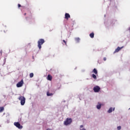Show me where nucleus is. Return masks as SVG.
Here are the masks:
<instances>
[{
  "label": "nucleus",
  "instance_id": "1",
  "mask_svg": "<svg viewBox=\"0 0 130 130\" xmlns=\"http://www.w3.org/2000/svg\"><path fill=\"white\" fill-rule=\"evenodd\" d=\"M18 99L20 101L21 105H25V103L26 102V98L25 97L20 96Z\"/></svg>",
  "mask_w": 130,
  "mask_h": 130
},
{
  "label": "nucleus",
  "instance_id": "2",
  "mask_svg": "<svg viewBox=\"0 0 130 130\" xmlns=\"http://www.w3.org/2000/svg\"><path fill=\"white\" fill-rule=\"evenodd\" d=\"M73 122V119L71 118H67L64 121V125H70Z\"/></svg>",
  "mask_w": 130,
  "mask_h": 130
},
{
  "label": "nucleus",
  "instance_id": "3",
  "mask_svg": "<svg viewBox=\"0 0 130 130\" xmlns=\"http://www.w3.org/2000/svg\"><path fill=\"white\" fill-rule=\"evenodd\" d=\"M45 41L43 39H40L38 42V47H39V49H41V45L44 43Z\"/></svg>",
  "mask_w": 130,
  "mask_h": 130
},
{
  "label": "nucleus",
  "instance_id": "4",
  "mask_svg": "<svg viewBox=\"0 0 130 130\" xmlns=\"http://www.w3.org/2000/svg\"><path fill=\"white\" fill-rule=\"evenodd\" d=\"M14 124L15 126H16V127L19 128V129L23 128V126L21 125V124L19 123V122H15L14 123Z\"/></svg>",
  "mask_w": 130,
  "mask_h": 130
},
{
  "label": "nucleus",
  "instance_id": "5",
  "mask_svg": "<svg viewBox=\"0 0 130 130\" xmlns=\"http://www.w3.org/2000/svg\"><path fill=\"white\" fill-rule=\"evenodd\" d=\"M100 87H99V86H96L93 87V91L94 92H95V93H98V92L100 91Z\"/></svg>",
  "mask_w": 130,
  "mask_h": 130
},
{
  "label": "nucleus",
  "instance_id": "6",
  "mask_svg": "<svg viewBox=\"0 0 130 130\" xmlns=\"http://www.w3.org/2000/svg\"><path fill=\"white\" fill-rule=\"evenodd\" d=\"M23 84H24V81H23L22 79L16 84V87H17V88H20L23 86Z\"/></svg>",
  "mask_w": 130,
  "mask_h": 130
},
{
  "label": "nucleus",
  "instance_id": "7",
  "mask_svg": "<svg viewBox=\"0 0 130 130\" xmlns=\"http://www.w3.org/2000/svg\"><path fill=\"white\" fill-rule=\"evenodd\" d=\"M122 48H123V47H118L117 48V49H115V51L114 52V53L118 52V51H119V50H120V49H122Z\"/></svg>",
  "mask_w": 130,
  "mask_h": 130
},
{
  "label": "nucleus",
  "instance_id": "8",
  "mask_svg": "<svg viewBox=\"0 0 130 130\" xmlns=\"http://www.w3.org/2000/svg\"><path fill=\"white\" fill-rule=\"evenodd\" d=\"M102 106V104H100V103H98V105H96V108L99 110L101 109V107Z\"/></svg>",
  "mask_w": 130,
  "mask_h": 130
},
{
  "label": "nucleus",
  "instance_id": "9",
  "mask_svg": "<svg viewBox=\"0 0 130 130\" xmlns=\"http://www.w3.org/2000/svg\"><path fill=\"white\" fill-rule=\"evenodd\" d=\"M115 109V108H110L109 110L108 111V113H111V112H112V111H114Z\"/></svg>",
  "mask_w": 130,
  "mask_h": 130
},
{
  "label": "nucleus",
  "instance_id": "10",
  "mask_svg": "<svg viewBox=\"0 0 130 130\" xmlns=\"http://www.w3.org/2000/svg\"><path fill=\"white\" fill-rule=\"evenodd\" d=\"M69 18H71V15L69 13H66L65 14V19H67V20L69 19Z\"/></svg>",
  "mask_w": 130,
  "mask_h": 130
},
{
  "label": "nucleus",
  "instance_id": "11",
  "mask_svg": "<svg viewBox=\"0 0 130 130\" xmlns=\"http://www.w3.org/2000/svg\"><path fill=\"white\" fill-rule=\"evenodd\" d=\"M47 79L48 81H51V80H52V77L50 75H48Z\"/></svg>",
  "mask_w": 130,
  "mask_h": 130
},
{
  "label": "nucleus",
  "instance_id": "12",
  "mask_svg": "<svg viewBox=\"0 0 130 130\" xmlns=\"http://www.w3.org/2000/svg\"><path fill=\"white\" fill-rule=\"evenodd\" d=\"M75 41H76L77 43H79V42H80V41L81 40V39H80V38H75Z\"/></svg>",
  "mask_w": 130,
  "mask_h": 130
},
{
  "label": "nucleus",
  "instance_id": "13",
  "mask_svg": "<svg viewBox=\"0 0 130 130\" xmlns=\"http://www.w3.org/2000/svg\"><path fill=\"white\" fill-rule=\"evenodd\" d=\"M53 95V93H49V92H47V96H52Z\"/></svg>",
  "mask_w": 130,
  "mask_h": 130
},
{
  "label": "nucleus",
  "instance_id": "14",
  "mask_svg": "<svg viewBox=\"0 0 130 130\" xmlns=\"http://www.w3.org/2000/svg\"><path fill=\"white\" fill-rule=\"evenodd\" d=\"M89 36H90V37L91 38H94V34L92 32V33H91L90 35H89Z\"/></svg>",
  "mask_w": 130,
  "mask_h": 130
},
{
  "label": "nucleus",
  "instance_id": "15",
  "mask_svg": "<svg viewBox=\"0 0 130 130\" xmlns=\"http://www.w3.org/2000/svg\"><path fill=\"white\" fill-rule=\"evenodd\" d=\"M83 127H84V125H80V130H86V128H83ZM82 128H83L82 129Z\"/></svg>",
  "mask_w": 130,
  "mask_h": 130
},
{
  "label": "nucleus",
  "instance_id": "16",
  "mask_svg": "<svg viewBox=\"0 0 130 130\" xmlns=\"http://www.w3.org/2000/svg\"><path fill=\"white\" fill-rule=\"evenodd\" d=\"M92 78H93V79H94V80H96V79H97V77L95 75V74H92Z\"/></svg>",
  "mask_w": 130,
  "mask_h": 130
},
{
  "label": "nucleus",
  "instance_id": "17",
  "mask_svg": "<svg viewBox=\"0 0 130 130\" xmlns=\"http://www.w3.org/2000/svg\"><path fill=\"white\" fill-rule=\"evenodd\" d=\"M4 107H1L0 108V112H3V111H4Z\"/></svg>",
  "mask_w": 130,
  "mask_h": 130
},
{
  "label": "nucleus",
  "instance_id": "18",
  "mask_svg": "<svg viewBox=\"0 0 130 130\" xmlns=\"http://www.w3.org/2000/svg\"><path fill=\"white\" fill-rule=\"evenodd\" d=\"M93 73L95 74H98V72H97V70H96V69H93Z\"/></svg>",
  "mask_w": 130,
  "mask_h": 130
},
{
  "label": "nucleus",
  "instance_id": "19",
  "mask_svg": "<svg viewBox=\"0 0 130 130\" xmlns=\"http://www.w3.org/2000/svg\"><path fill=\"white\" fill-rule=\"evenodd\" d=\"M29 77H30V78H33V77H34V74H33V73H30V74H29Z\"/></svg>",
  "mask_w": 130,
  "mask_h": 130
},
{
  "label": "nucleus",
  "instance_id": "20",
  "mask_svg": "<svg viewBox=\"0 0 130 130\" xmlns=\"http://www.w3.org/2000/svg\"><path fill=\"white\" fill-rule=\"evenodd\" d=\"M117 130H120L121 129V127L120 126H117Z\"/></svg>",
  "mask_w": 130,
  "mask_h": 130
},
{
  "label": "nucleus",
  "instance_id": "21",
  "mask_svg": "<svg viewBox=\"0 0 130 130\" xmlns=\"http://www.w3.org/2000/svg\"><path fill=\"white\" fill-rule=\"evenodd\" d=\"M20 7H21V5L18 4V8H20Z\"/></svg>",
  "mask_w": 130,
  "mask_h": 130
},
{
  "label": "nucleus",
  "instance_id": "22",
  "mask_svg": "<svg viewBox=\"0 0 130 130\" xmlns=\"http://www.w3.org/2000/svg\"><path fill=\"white\" fill-rule=\"evenodd\" d=\"M63 42H64V43H66V44H67V43L66 42V41L64 40H63Z\"/></svg>",
  "mask_w": 130,
  "mask_h": 130
},
{
  "label": "nucleus",
  "instance_id": "23",
  "mask_svg": "<svg viewBox=\"0 0 130 130\" xmlns=\"http://www.w3.org/2000/svg\"><path fill=\"white\" fill-rule=\"evenodd\" d=\"M104 60H105V61L106 60V57L104 58Z\"/></svg>",
  "mask_w": 130,
  "mask_h": 130
},
{
  "label": "nucleus",
  "instance_id": "24",
  "mask_svg": "<svg viewBox=\"0 0 130 130\" xmlns=\"http://www.w3.org/2000/svg\"><path fill=\"white\" fill-rule=\"evenodd\" d=\"M24 16H26V13L24 14Z\"/></svg>",
  "mask_w": 130,
  "mask_h": 130
},
{
  "label": "nucleus",
  "instance_id": "25",
  "mask_svg": "<svg viewBox=\"0 0 130 130\" xmlns=\"http://www.w3.org/2000/svg\"><path fill=\"white\" fill-rule=\"evenodd\" d=\"M1 53H2V51H1Z\"/></svg>",
  "mask_w": 130,
  "mask_h": 130
},
{
  "label": "nucleus",
  "instance_id": "26",
  "mask_svg": "<svg viewBox=\"0 0 130 130\" xmlns=\"http://www.w3.org/2000/svg\"><path fill=\"white\" fill-rule=\"evenodd\" d=\"M129 109H130V108Z\"/></svg>",
  "mask_w": 130,
  "mask_h": 130
}]
</instances>
